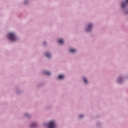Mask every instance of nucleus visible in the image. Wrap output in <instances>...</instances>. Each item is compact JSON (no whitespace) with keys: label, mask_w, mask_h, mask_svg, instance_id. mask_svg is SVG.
Returning a JSON list of instances; mask_svg holds the SVG:
<instances>
[{"label":"nucleus","mask_w":128,"mask_h":128,"mask_svg":"<svg viewBox=\"0 0 128 128\" xmlns=\"http://www.w3.org/2000/svg\"><path fill=\"white\" fill-rule=\"evenodd\" d=\"M58 78H60V80H62V78H64V75H60L58 76Z\"/></svg>","instance_id":"nucleus-8"},{"label":"nucleus","mask_w":128,"mask_h":128,"mask_svg":"<svg viewBox=\"0 0 128 128\" xmlns=\"http://www.w3.org/2000/svg\"><path fill=\"white\" fill-rule=\"evenodd\" d=\"M92 28V24H88V26L86 28V32H90Z\"/></svg>","instance_id":"nucleus-4"},{"label":"nucleus","mask_w":128,"mask_h":128,"mask_svg":"<svg viewBox=\"0 0 128 128\" xmlns=\"http://www.w3.org/2000/svg\"><path fill=\"white\" fill-rule=\"evenodd\" d=\"M60 44H64V40L62 39H60L58 40Z\"/></svg>","instance_id":"nucleus-10"},{"label":"nucleus","mask_w":128,"mask_h":128,"mask_svg":"<svg viewBox=\"0 0 128 128\" xmlns=\"http://www.w3.org/2000/svg\"><path fill=\"white\" fill-rule=\"evenodd\" d=\"M83 80H84L85 84H88V80H86V78H83Z\"/></svg>","instance_id":"nucleus-11"},{"label":"nucleus","mask_w":128,"mask_h":128,"mask_svg":"<svg viewBox=\"0 0 128 128\" xmlns=\"http://www.w3.org/2000/svg\"><path fill=\"white\" fill-rule=\"evenodd\" d=\"M7 36L8 40H12V42H14V40H16V34H14V33H9Z\"/></svg>","instance_id":"nucleus-1"},{"label":"nucleus","mask_w":128,"mask_h":128,"mask_svg":"<svg viewBox=\"0 0 128 128\" xmlns=\"http://www.w3.org/2000/svg\"><path fill=\"white\" fill-rule=\"evenodd\" d=\"M46 126L48 128H56V122L54 121H51L50 124L46 125Z\"/></svg>","instance_id":"nucleus-2"},{"label":"nucleus","mask_w":128,"mask_h":128,"mask_svg":"<svg viewBox=\"0 0 128 128\" xmlns=\"http://www.w3.org/2000/svg\"><path fill=\"white\" fill-rule=\"evenodd\" d=\"M128 6V0H126L125 2H123L122 4V8H124L126 6Z\"/></svg>","instance_id":"nucleus-3"},{"label":"nucleus","mask_w":128,"mask_h":128,"mask_svg":"<svg viewBox=\"0 0 128 128\" xmlns=\"http://www.w3.org/2000/svg\"><path fill=\"white\" fill-rule=\"evenodd\" d=\"M44 74H47V76H50V72L48 71H44Z\"/></svg>","instance_id":"nucleus-6"},{"label":"nucleus","mask_w":128,"mask_h":128,"mask_svg":"<svg viewBox=\"0 0 128 128\" xmlns=\"http://www.w3.org/2000/svg\"><path fill=\"white\" fill-rule=\"evenodd\" d=\"M83 116H84V115H80V118H83Z\"/></svg>","instance_id":"nucleus-13"},{"label":"nucleus","mask_w":128,"mask_h":128,"mask_svg":"<svg viewBox=\"0 0 128 128\" xmlns=\"http://www.w3.org/2000/svg\"><path fill=\"white\" fill-rule=\"evenodd\" d=\"M122 82V79L121 78H118V82L120 84V82Z\"/></svg>","instance_id":"nucleus-7"},{"label":"nucleus","mask_w":128,"mask_h":128,"mask_svg":"<svg viewBox=\"0 0 128 128\" xmlns=\"http://www.w3.org/2000/svg\"><path fill=\"white\" fill-rule=\"evenodd\" d=\"M36 123H34L33 124H32L31 125V126H32V128H34V127H36Z\"/></svg>","instance_id":"nucleus-12"},{"label":"nucleus","mask_w":128,"mask_h":128,"mask_svg":"<svg viewBox=\"0 0 128 128\" xmlns=\"http://www.w3.org/2000/svg\"><path fill=\"white\" fill-rule=\"evenodd\" d=\"M44 44H46V42H44Z\"/></svg>","instance_id":"nucleus-15"},{"label":"nucleus","mask_w":128,"mask_h":128,"mask_svg":"<svg viewBox=\"0 0 128 128\" xmlns=\"http://www.w3.org/2000/svg\"><path fill=\"white\" fill-rule=\"evenodd\" d=\"M46 56L48 58H50V56H52V54H50V53H46Z\"/></svg>","instance_id":"nucleus-5"},{"label":"nucleus","mask_w":128,"mask_h":128,"mask_svg":"<svg viewBox=\"0 0 128 128\" xmlns=\"http://www.w3.org/2000/svg\"><path fill=\"white\" fill-rule=\"evenodd\" d=\"M70 52H76V49H71L70 50Z\"/></svg>","instance_id":"nucleus-9"},{"label":"nucleus","mask_w":128,"mask_h":128,"mask_svg":"<svg viewBox=\"0 0 128 128\" xmlns=\"http://www.w3.org/2000/svg\"><path fill=\"white\" fill-rule=\"evenodd\" d=\"M25 4H26V1H25Z\"/></svg>","instance_id":"nucleus-14"}]
</instances>
